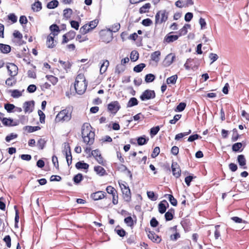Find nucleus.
I'll return each instance as SVG.
<instances>
[{"label": "nucleus", "instance_id": "9b49d317", "mask_svg": "<svg viewBox=\"0 0 249 249\" xmlns=\"http://www.w3.org/2000/svg\"><path fill=\"white\" fill-rule=\"evenodd\" d=\"M7 69L9 71V74L11 77L15 76L18 72V67L13 63H9L7 65Z\"/></svg>", "mask_w": 249, "mask_h": 249}, {"label": "nucleus", "instance_id": "4468645a", "mask_svg": "<svg viewBox=\"0 0 249 249\" xmlns=\"http://www.w3.org/2000/svg\"><path fill=\"white\" fill-rule=\"evenodd\" d=\"M172 170L173 175L177 178L180 176L181 170L179 165L176 162H174L172 164Z\"/></svg>", "mask_w": 249, "mask_h": 249}, {"label": "nucleus", "instance_id": "bb28decb", "mask_svg": "<svg viewBox=\"0 0 249 249\" xmlns=\"http://www.w3.org/2000/svg\"><path fill=\"white\" fill-rule=\"evenodd\" d=\"M150 7V4L149 3H147L140 8L139 12L141 14L146 13L149 11Z\"/></svg>", "mask_w": 249, "mask_h": 249}, {"label": "nucleus", "instance_id": "3c124183", "mask_svg": "<svg viewBox=\"0 0 249 249\" xmlns=\"http://www.w3.org/2000/svg\"><path fill=\"white\" fill-rule=\"evenodd\" d=\"M6 84L10 87L13 86L16 83V80L14 78L10 77L7 79L5 81Z\"/></svg>", "mask_w": 249, "mask_h": 249}, {"label": "nucleus", "instance_id": "680f3d73", "mask_svg": "<svg viewBox=\"0 0 249 249\" xmlns=\"http://www.w3.org/2000/svg\"><path fill=\"white\" fill-rule=\"evenodd\" d=\"M4 241L5 242L6 246L8 248H10L11 244V237L9 235H6L3 239Z\"/></svg>", "mask_w": 249, "mask_h": 249}, {"label": "nucleus", "instance_id": "6ab92c4d", "mask_svg": "<svg viewBox=\"0 0 249 249\" xmlns=\"http://www.w3.org/2000/svg\"><path fill=\"white\" fill-rule=\"evenodd\" d=\"M3 115L2 114L0 113V119L1 120V122L3 125L5 126H12L14 125V124H12V123L13 120L10 118H1V116Z\"/></svg>", "mask_w": 249, "mask_h": 249}, {"label": "nucleus", "instance_id": "a211bd4d", "mask_svg": "<svg viewBox=\"0 0 249 249\" xmlns=\"http://www.w3.org/2000/svg\"><path fill=\"white\" fill-rule=\"evenodd\" d=\"M237 161L239 165L243 167V169H247L246 160L243 155H240L237 157Z\"/></svg>", "mask_w": 249, "mask_h": 249}, {"label": "nucleus", "instance_id": "a18cd8bd", "mask_svg": "<svg viewBox=\"0 0 249 249\" xmlns=\"http://www.w3.org/2000/svg\"><path fill=\"white\" fill-rule=\"evenodd\" d=\"M147 195L148 197L152 201H155L157 199V196H155L153 191H147Z\"/></svg>", "mask_w": 249, "mask_h": 249}, {"label": "nucleus", "instance_id": "dca6fc26", "mask_svg": "<svg viewBox=\"0 0 249 249\" xmlns=\"http://www.w3.org/2000/svg\"><path fill=\"white\" fill-rule=\"evenodd\" d=\"M147 236L148 238L153 242L159 243L161 241V238L153 232L149 231Z\"/></svg>", "mask_w": 249, "mask_h": 249}, {"label": "nucleus", "instance_id": "6e6552de", "mask_svg": "<svg viewBox=\"0 0 249 249\" xmlns=\"http://www.w3.org/2000/svg\"><path fill=\"white\" fill-rule=\"evenodd\" d=\"M64 149L63 152L65 154L66 160L68 165H70L72 162V156L70 146L68 143L63 144Z\"/></svg>", "mask_w": 249, "mask_h": 249}, {"label": "nucleus", "instance_id": "7c9ffc66", "mask_svg": "<svg viewBox=\"0 0 249 249\" xmlns=\"http://www.w3.org/2000/svg\"><path fill=\"white\" fill-rule=\"evenodd\" d=\"M190 28L189 24H186L179 31V36L185 35L187 33V29Z\"/></svg>", "mask_w": 249, "mask_h": 249}, {"label": "nucleus", "instance_id": "2f4dec72", "mask_svg": "<svg viewBox=\"0 0 249 249\" xmlns=\"http://www.w3.org/2000/svg\"><path fill=\"white\" fill-rule=\"evenodd\" d=\"M138 104V102L137 99L136 98L132 97L128 101L127 107H132L134 106L137 105Z\"/></svg>", "mask_w": 249, "mask_h": 249}, {"label": "nucleus", "instance_id": "e2e57ef3", "mask_svg": "<svg viewBox=\"0 0 249 249\" xmlns=\"http://www.w3.org/2000/svg\"><path fill=\"white\" fill-rule=\"evenodd\" d=\"M160 149L159 147H156L151 154V157L153 158H156L160 153Z\"/></svg>", "mask_w": 249, "mask_h": 249}, {"label": "nucleus", "instance_id": "ea45409f", "mask_svg": "<svg viewBox=\"0 0 249 249\" xmlns=\"http://www.w3.org/2000/svg\"><path fill=\"white\" fill-rule=\"evenodd\" d=\"M148 140V138L146 139L144 137H141L137 139V142L139 145H142L145 144Z\"/></svg>", "mask_w": 249, "mask_h": 249}, {"label": "nucleus", "instance_id": "412c9836", "mask_svg": "<svg viewBox=\"0 0 249 249\" xmlns=\"http://www.w3.org/2000/svg\"><path fill=\"white\" fill-rule=\"evenodd\" d=\"M32 9L34 12H38L42 9L41 3L37 0L32 5Z\"/></svg>", "mask_w": 249, "mask_h": 249}, {"label": "nucleus", "instance_id": "79ce46f5", "mask_svg": "<svg viewBox=\"0 0 249 249\" xmlns=\"http://www.w3.org/2000/svg\"><path fill=\"white\" fill-rule=\"evenodd\" d=\"M138 58H139L138 53L135 51H132L130 54L131 60L132 61H136L137 60H138Z\"/></svg>", "mask_w": 249, "mask_h": 249}, {"label": "nucleus", "instance_id": "bf43d9fd", "mask_svg": "<svg viewBox=\"0 0 249 249\" xmlns=\"http://www.w3.org/2000/svg\"><path fill=\"white\" fill-rule=\"evenodd\" d=\"M76 40L79 42H82L88 40V38L87 36H83L81 35H78L76 36Z\"/></svg>", "mask_w": 249, "mask_h": 249}, {"label": "nucleus", "instance_id": "1a4fd4ad", "mask_svg": "<svg viewBox=\"0 0 249 249\" xmlns=\"http://www.w3.org/2000/svg\"><path fill=\"white\" fill-rule=\"evenodd\" d=\"M155 97V93L154 90L147 89L145 90L140 96L142 101H145L153 99Z\"/></svg>", "mask_w": 249, "mask_h": 249}, {"label": "nucleus", "instance_id": "423d86ee", "mask_svg": "<svg viewBox=\"0 0 249 249\" xmlns=\"http://www.w3.org/2000/svg\"><path fill=\"white\" fill-rule=\"evenodd\" d=\"M119 186L121 189L124 198L127 201H129L131 198V192L129 187L125 182H119Z\"/></svg>", "mask_w": 249, "mask_h": 249}, {"label": "nucleus", "instance_id": "f8f14e48", "mask_svg": "<svg viewBox=\"0 0 249 249\" xmlns=\"http://www.w3.org/2000/svg\"><path fill=\"white\" fill-rule=\"evenodd\" d=\"M175 55L173 53L168 54L165 58L163 64L165 67H168L171 65L174 61Z\"/></svg>", "mask_w": 249, "mask_h": 249}, {"label": "nucleus", "instance_id": "052dcab7", "mask_svg": "<svg viewBox=\"0 0 249 249\" xmlns=\"http://www.w3.org/2000/svg\"><path fill=\"white\" fill-rule=\"evenodd\" d=\"M65 34L68 37H69V39L72 40L75 37L76 33L74 31L71 30Z\"/></svg>", "mask_w": 249, "mask_h": 249}, {"label": "nucleus", "instance_id": "2eb2a0df", "mask_svg": "<svg viewBox=\"0 0 249 249\" xmlns=\"http://www.w3.org/2000/svg\"><path fill=\"white\" fill-rule=\"evenodd\" d=\"M91 154L99 164H103L104 160L101 156L100 152L98 150H93Z\"/></svg>", "mask_w": 249, "mask_h": 249}, {"label": "nucleus", "instance_id": "c9c22d12", "mask_svg": "<svg viewBox=\"0 0 249 249\" xmlns=\"http://www.w3.org/2000/svg\"><path fill=\"white\" fill-rule=\"evenodd\" d=\"M58 5V2L56 0H53L49 2L47 4V7L49 9H53L56 7Z\"/></svg>", "mask_w": 249, "mask_h": 249}, {"label": "nucleus", "instance_id": "603ef678", "mask_svg": "<svg viewBox=\"0 0 249 249\" xmlns=\"http://www.w3.org/2000/svg\"><path fill=\"white\" fill-rule=\"evenodd\" d=\"M46 142L43 139H40L37 142V146L41 149H42L45 144Z\"/></svg>", "mask_w": 249, "mask_h": 249}, {"label": "nucleus", "instance_id": "ddd939ff", "mask_svg": "<svg viewBox=\"0 0 249 249\" xmlns=\"http://www.w3.org/2000/svg\"><path fill=\"white\" fill-rule=\"evenodd\" d=\"M34 107V101H31L25 102L23 104V108L25 113L32 112Z\"/></svg>", "mask_w": 249, "mask_h": 249}, {"label": "nucleus", "instance_id": "49530a36", "mask_svg": "<svg viewBox=\"0 0 249 249\" xmlns=\"http://www.w3.org/2000/svg\"><path fill=\"white\" fill-rule=\"evenodd\" d=\"M106 191L107 193L112 195V196L117 194V191L115 188L111 186H107L106 188Z\"/></svg>", "mask_w": 249, "mask_h": 249}, {"label": "nucleus", "instance_id": "5fc2aeb1", "mask_svg": "<svg viewBox=\"0 0 249 249\" xmlns=\"http://www.w3.org/2000/svg\"><path fill=\"white\" fill-rule=\"evenodd\" d=\"M18 135L14 133H11L9 135H8L5 138V140L7 142H9L10 141L17 138Z\"/></svg>", "mask_w": 249, "mask_h": 249}, {"label": "nucleus", "instance_id": "0e129e2a", "mask_svg": "<svg viewBox=\"0 0 249 249\" xmlns=\"http://www.w3.org/2000/svg\"><path fill=\"white\" fill-rule=\"evenodd\" d=\"M82 175L81 174H78L74 176L73 181L76 183H79L82 179Z\"/></svg>", "mask_w": 249, "mask_h": 249}, {"label": "nucleus", "instance_id": "473e14b6", "mask_svg": "<svg viewBox=\"0 0 249 249\" xmlns=\"http://www.w3.org/2000/svg\"><path fill=\"white\" fill-rule=\"evenodd\" d=\"M72 14V10L70 8L66 9L63 11V16L67 19L70 18Z\"/></svg>", "mask_w": 249, "mask_h": 249}, {"label": "nucleus", "instance_id": "774afa93", "mask_svg": "<svg viewBox=\"0 0 249 249\" xmlns=\"http://www.w3.org/2000/svg\"><path fill=\"white\" fill-rule=\"evenodd\" d=\"M38 115L40 117V122L41 123H44L45 122V115L44 113L40 110L38 111Z\"/></svg>", "mask_w": 249, "mask_h": 249}, {"label": "nucleus", "instance_id": "c85d7f7f", "mask_svg": "<svg viewBox=\"0 0 249 249\" xmlns=\"http://www.w3.org/2000/svg\"><path fill=\"white\" fill-rule=\"evenodd\" d=\"M90 31L91 30L88 26V24H86L80 28L79 32L81 34L85 35Z\"/></svg>", "mask_w": 249, "mask_h": 249}, {"label": "nucleus", "instance_id": "864d4df0", "mask_svg": "<svg viewBox=\"0 0 249 249\" xmlns=\"http://www.w3.org/2000/svg\"><path fill=\"white\" fill-rule=\"evenodd\" d=\"M124 222L127 224V226L131 227L133 225V220L131 217L128 216L126 217L124 220Z\"/></svg>", "mask_w": 249, "mask_h": 249}, {"label": "nucleus", "instance_id": "20e7f679", "mask_svg": "<svg viewBox=\"0 0 249 249\" xmlns=\"http://www.w3.org/2000/svg\"><path fill=\"white\" fill-rule=\"evenodd\" d=\"M71 118V111L68 108L60 111L56 115L55 122H68Z\"/></svg>", "mask_w": 249, "mask_h": 249}, {"label": "nucleus", "instance_id": "cd10ccee", "mask_svg": "<svg viewBox=\"0 0 249 249\" xmlns=\"http://www.w3.org/2000/svg\"><path fill=\"white\" fill-rule=\"evenodd\" d=\"M178 36V35H168L165 37L164 40L166 42L170 43L177 40Z\"/></svg>", "mask_w": 249, "mask_h": 249}, {"label": "nucleus", "instance_id": "de8ad7c7", "mask_svg": "<svg viewBox=\"0 0 249 249\" xmlns=\"http://www.w3.org/2000/svg\"><path fill=\"white\" fill-rule=\"evenodd\" d=\"M167 196H168V198L170 202L171 203V204L174 206H177V201L174 197V196L171 195H167Z\"/></svg>", "mask_w": 249, "mask_h": 249}, {"label": "nucleus", "instance_id": "13d9d810", "mask_svg": "<svg viewBox=\"0 0 249 249\" xmlns=\"http://www.w3.org/2000/svg\"><path fill=\"white\" fill-rule=\"evenodd\" d=\"M209 58L212 60L211 64L213 63L214 61L217 60L218 56V55L213 53H210L209 56Z\"/></svg>", "mask_w": 249, "mask_h": 249}, {"label": "nucleus", "instance_id": "393cba45", "mask_svg": "<svg viewBox=\"0 0 249 249\" xmlns=\"http://www.w3.org/2000/svg\"><path fill=\"white\" fill-rule=\"evenodd\" d=\"M165 203L168 204L167 202L165 200H164V201L161 202L159 204V206H158L159 211L161 213H164L166 210V207Z\"/></svg>", "mask_w": 249, "mask_h": 249}, {"label": "nucleus", "instance_id": "e433bc0d", "mask_svg": "<svg viewBox=\"0 0 249 249\" xmlns=\"http://www.w3.org/2000/svg\"><path fill=\"white\" fill-rule=\"evenodd\" d=\"M125 70V66L122 64H118L116 66L115 68V73L120 74L123 72Z\"/></svg>", "mask_w": 249, "mask_h": 249}, {"label": "nucleus", "instance_id": "c756f323", "mask_svg": "<svg viewBox=\"0 0 249 249\" xmlns=\"http://www.w3.org/2000/svg\"><path fill=\"white\" fill-rule=\"evenodd\" d=\"M0 49L3 53H8L11 50V47L8 45L0 44Z\"/></svg>", "mask_w": 249, "mask_h": 249}, {"label": "nucleus", "instance_id": "4c0bfd02", "mask_svg": "<svg viewBox=\"0 0 249 249\" xmlns=\"http://www.w3.org/2000/svg\"><path fill=\"white\" fill-rule=\"evenodd\" d=\"M145 67V65L143 63H141L135 67L133 69V71L136 72H141Z\"/></svg>", "mask_w": 249, "mask_h": 249}, {"label": "nucleus", "instance_id": "338daca9", "mask_svg": "<svg viewBox=\"0 0 249 249\" xmlns=\"http://www.w3.org/2000/svg\"><path fill=\"white\" fill-rule=\"evenodd\" d=\"M71 26L72 28L75 29L77 30L79 29V24L78 22L74 20H71L70 22Z\"/></svg>", "mask_w": 249, "mask_h": 249}, {"label": "nucleus", "instance_id": "f257e3e1", "mask_svg": "<svg viewBox=\"0 0 249 249\" xmlns=\"http://www.w3.org/2000/svg\"><path fill=\"white\" fill-rule=\"evenodd\" d=\"M82 138L84 142L91 145L94 141L95 134L91 131V127L89 124H84L82 128Z\"/></svg>", "mask_w": 249, "mask_h": 249}, {"label": "nucleus", "instance_id": "8fccbe9b", "mask_svg": "<svg viewBox=\"0 0 249 249\" xmlns=\"http://www.w3.org/2000/svg\"><path fill=\"white\" fill-rule=\"evenodd\" d=\"M155 76L152 74H148L145 76V81L147 83L151 82L155 79Z\"/></svg>", "mask_w": 249, "mask_h": 249}, {"label": "nucleus", "instance_id": "f704fd0d", "mask_svg": "<svg viewBox=\"0 0 249 249\" xmlns=\"http://www.w3.org/2000/svg\"><path fill=\"white\" fill-rule=\"evenodd\" d=\"M46 78L53 85H55L58 82V79L57 77L53 75H46Z\"/></svg>", "mask_w": 249, "mask_h": 249}, {"label": "nucleus", "instance_id": "39448f33", "mask_svg": "<svg viewBox=\"0 0 249 249\" xmlns=\"http://www.w3.org/2000/svg\"><path fill=\"white\" fill-rule=\"evenodd\" d=\"M168 13L165 10L159 11L155 15V24H161L166 21Z\"/></svg>", "mask_w": 249, "mask_h": 249}, {"label": "nucleus", "instance_id": "6e6d98bb", "mask_svg": "<svg viewBox=\"0 0 249 249\" xmlns=\"http://www.w3.org/2000/svg\"><path fill=\"white\" fill-rule=\"evenodd\" d=\"M120 28V25L119 24L116 23L113 25L111 28L108 29L109 31L112 32H117Z\"/></svg>", "mask_w": 249, "mask_h": 249}, {"label": "nucleus", "instance_id": "69168bd1", "mask_svg": "<svg viewBox=\"0 0 249 249\" xmlns=\"http://www.w3.org/2000/svg\"><path fill=\"white\" fill-rule=\"evenodd\" d=\"M193 17V13L191 12H188L185 15L184 19L186 21L189 22L192 19Z\"/></svg>", "mask_w": 249, "mask_h": 249}, {"label": "nucleus", "instance_id": "f03ea898", "mask_svg": "<svg viewBox=\"0 0 249 249\" xmlns=\"http://www.w3.org/2000/svg\"><path fill=\"white\" fill-rule=\"evenodd\" d=\"M50 30L51 33L47 37L46 45L49 48H53L56 44L55 37L57 36L60 30L56 24L52 25L50 27Z\"/></svg>", "mask_w": 249, "mask_h": 249}, {"label": "nucleus", "instance_id": "0eeeda50", "mask_svg": "<svg viewBox=\"0 0 249 249\" xmlns=\"http://www.w3.org/2000/svg\"><path fill=\"white\" fill-rule=\"evenodd\" d=\"M100 35L102 41L106 43H109L113 38L112 33L108 29L102 30Z\"/></svg>", "mask_w": 249, "mask_h": 249}, {"label": "nucleus", "instance_id": "9d476101", "mask_svg": "<svg viewBox=\"0 0 249 249\" xmlns=\"http://www.w3.org/2000/svg\"><path fill=\"white\" fill-rule=\"evenodd\" d=\"M121 106L118 101H113L110 103L107 106L109 111L113 114H115L120 109Z\"/></svg>", "mask_w": 249, "mask_h": 249}, {"label": "nucleus", "instance_id": "37998d69", "mask_svg": "<svg viewBox=\"0 0 249 249\" xmlns=\"http://www.w3.org/2000/svg\"><path fill=\"white\" fill-rule=\"evenodd\" d=\"M59 62L60 63V64L61 65L62 67L65 70H67L68 69H69L71 67V65L70 63L68 61L65 62V61H63L62 60H59Z\"/></svg>", "mask_w": 249, "mask_h": 249}, {"label": "nucleus", "instance_id": "4be33fe9", "mask_svg": "<svg viewBox=\"0 0 249 249\" xmlns=\"http://www.w3.org/2000/svg\"><path fill=\"white\" fill-rule=\"evenodd\" d=\"M75 167L78 169L87 170L89 168V165L83 161H79L76 163Z\"/></svg>", "mask_w": 249, "mask_h": 249}, {"label": "nucleus", "instance_id": "5701e85b", "mask_svg": "<svg viewBox=\"0 0 249 249\" xmlns=\"http://www.w3.org/2000/svg\"><path fill=\"white\" fill-rule=\"evenodd\" d=\"M160 51H155L151 55V59L152 60L158 63L160 60Z\"/></svg>", "mask_w": 249, "mask_h": 249}, {"label": "nucleus", "instance_id": "b1692460", "mask_svg": "<svg viewBox=\"0 0 249 249\" xmlns=\"http://www.w3.org/2000/svg\"><path fill=\"white\" fill-rule=\"evenodd\" d=\"M24 91V90L22 91H20L18 89H14L11 90V96L14 98H18L19 97L21 96L22 95V92Z\"/></svg>", "mask_w": 249, "mask_h": 249}, {"label": "nucleus", "instance_id": "a878e982", "mask_svg": "<svg viewBox=\"0 0 249 249\" xmlns=\"http://www.w3.org/2000/svg\"><path fill=\"white\" fill-rule=\"evenodd\" d=\"M94 169L96 173L100 176H104L106 174L105 169L100 166H95Z\"/></svg>", "mask_w": 249, "mask_h": 249}, {"label": "nucleus", "instance_id": "aec40b11", "mask_svg": "<svg viewBox=\"0 0 249 249\" xmlns=\"http://www.w3.org/2000/svg\"><path fill=\"white\" fill-rule=\"evenodd\" d=\"M109 61L107 60L104 61L102 64L101 65L100 72L101 74H103L105 73L109 66Z\"/></svg>", "mask_w": 249, "mask_h": 249}, {"label": "nucleus", "instance_id": "c03bdc74", "mask_svg": "<svg viewBox=\"0 0 249 249\" xmlns=\"http://www.w3.org/2000/svg\"><path fill=\"white\" fill-rule=\"evenodd\" d=\"M98 23V20L95 19L90 21L89 24H88V25L90 29L92 30L97 26Z\"/></svg>", "mask_w": 249, "mask_h": 249}, {"label": "nucleus", "instance_id": "4d7b16f0", "mask_svg": "<svg viewBox=\"0 0 249 249\" xmlns=\"http://www.w3.org/2000/svg\"><path fill=\"white\" fill-rule=\"evenodd\" d=\"M186 107V104L184 103H180L175 109L176 111H183Z\"/></svg>", "mask_w": 249, "mask_h": 249}, {"label": "nucleus", "instance_id": "7ed1b4c3", "mask_svg": "<svg viewBox=\"0 0 249 249\" xmlns=\"http://www.w3.org/2000/svg\"><path fill=\"white\" fill-rule=\"evenodd\" d=\"M87 83L83 74H79L75 79L74 88L76 92L80 95L83 94L86 91Z\"/></svg>", "mask_w": 249, "mask_h": 249}, {"label": "nucleus", "instance_id": "09e8293b", "mask_svg": "<svg viewBox=\"0 0 249 249\" xmlns=\"http://www.w3.org/2000/svg\"><path fill=\"white\" fill-rule=\"evenodd\" d=\"M242 146V143L241 142H237L234 143L232 147V150L234 151H239Z\"/></svg>", "mask_w": 249, "mask_h": 249}, {"label": "nucleus", "instance_id": "f3484780", "mask_svg": "<svg viewBox=\"0 0 249 249\" xmlns=\"http://www.w3.org/2000/svg\"><path fill=\"white\" fill-rule=\"evenodd\" d=\"M105 193L102 191H98L93 193L91 197L95 200H98L103 199L105 197Z\"/></svg>", "mask_w": 249, "mask_h": 249}, {"label": "nucleus", "instance_id": "a19ab883", "mask_svg": "<svg viewBox=\"0 0 249 249\" xmlns=\"http://www.w3.org/2000/svg\"><path fill=\"white\" fill-rule=\"evenodd\" d=\"M15 106L13 104H6L4 105V108L8 112H11L13 110L15 109Z\"/></svg>", "mask_w": 249, "mask_h": 249}, {"label": "nucleus", "instance_id": "58836bf2", "mask_svg": "<svg viewBox=\"0 0 249 249\" xmlns=\"http://www.w3.org/2000/svg\"><path fill=\"white\" fill-rule=\"evenodd\" d=\"M191 133V130H189V131L187 132L179 133V134L176 135V136H175V140H179V139L182 138L183 137L190 134Z\"/></svg>", "mask_w": 249, "mask_h": 249}, {"label": "nucleus", "instance_id": "72a5a7b5", "mask_svg": "<svg viewBox=\"0 0 249 249\" xmlns=\"http://www.w3.org/2000/svg\"><path fill=\"white\" fill-rule=\"evenodd\" d=\"M177 78H178L177 75H174L168 78L166 80V82L168 84H175L176 83Z\"/></svg>", "mask_w": 249, "mask_h": 249}]
</instances>
